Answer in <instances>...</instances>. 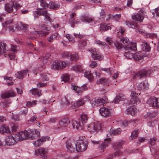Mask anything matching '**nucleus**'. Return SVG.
I'll return each instance as SVG.
<instances>
[{
  "instance_id": "obj_1",
  "label": "nucleus",
  "mask_w": 159,
  "mask_h": 159,
  "mask_svg": "<svg viewBox=\"0 0 159 159\" xmlns=\"http://www.w3.org/2000/svg\"><path fill=\"white\" fill-rule=\"evenodd\" d=\"M117 45L116 48L119 50L123 48L126 50H137L136 43H130L129 39L126 38H124L120 40V42H117Z\"/></svg>"
},
{
  "instance_id": "obj_2",
  "label": "nucleus",
  "mask_w": 159,
  "mask_h": 159,
  "mask_svg": "<svg viewBox=\"0 0 159 159\" xmlns=\"http://www.w3.org/2000/svg\"><path fill=\"white\" fill-rule=\"evenodd\" d=\"M157 66L153 67L151 70H149L147 68L142 69L135 73L133 76V78L140 79L143 77L149 76L152 74L153 71L157 70Z\"/></svg>"
},
{
  "instance_id": "obj_3",
  "label": "nucleus",
  "mask_w": 159,
  "mask_h": 159,
  "mask_svg": "<svg viewBox=\"0 0 159 159\" xmlns=\"http://www.w3.org/2000/svg\"><path fill=\"white\" fill-rule=\"evenodd\" d=\"M88 142L86 139H79L77 141L76 146V151L81 152L85 151L87 148Z\"/></svg>"
},
{
  "instance_id": "obj_4",
  "label": "nucleus",
  "mask_w": 159,
  "mask_h": 159,
  "mask_svg": "<svg viewBox=\"0 0 159 159\" xmlns=\"http://www.w3.org/2000/svg\"><path fill=\"white\" fill-rule=\"evenodd\" d=\"M102 125L98 123H93L88 127V130L91 133H97L101 129Z\"/></svg>"
},
{
  "instance_id": "obj_5",
  "label": "nucleus",
  "mask_w": 159,
  "mask_h": 159,
  "mask_svg": "<svg viewBox=\"0 0 159 159\" xmlns=\"http://www.w3.org/2000/svg\"><path fill=\"white\" fill-rule=\"evenodd\" d=\"M31 132L30 130L29 129L25 130L19 133L16 136L17 138L18 139V141H21L25 139H30V136H31V135H30L29 133Z\"/></svg>"
},
{
  "instance_id": "obj_6",
  "label": "nucleus",
  "mask_w": 159,
  "mask_h": 159,
  "mask_svg": "<svg viewBox=\"0 0 159 159\" xmlns=\"http://www.w3.org/2000/svg\"><path fill=\"white\" fill-rule=\"evenodd\" d=\"M89 51L91 54V57L94 60H101L103 59V56L99 54L98 49L95 48L89 49Z\"/></svg>"
},
{
  "instance_id": "obj_7",
  "label": "nucleus",
  "mask_w": 159,
  "mask_h": 159,
  "mask_svg": "<svg viewBox=\"0 0 159 159\" xmlns=\"http://www.w3.org/2000/svg\"><path fill=\"white\" fill-rule=\"evenodd\" d=\"M16 135L14 136L10 135L7 136L5 140L6 144L7 146H12L15 144L18 141Z\"/></svg>"
},
{
  "instance_id": "obj_8",
  "label": "nucleus",
  "mask_w": 159,
  "mask_h": 159,
  "mask_svg": "<svg viewBox=\"0 0 159 159\" xmlns=\"http://www.w3.org/2000/svg\"><path fill=\"white\" fill-rule=\"evenodd\" d=\"M145 12L143 10H140L138 13L132 16V18L134 20L142 22L145 16Z\"/></svg>"
},
{
  "instance_id": "obj_9",
  "label": "nucleus",
  "mask_w": 159,
  "mask_h": 159,
  "mask_svg": "<svg viewBox=\"0 0 159 159\" xmlns=\"http://www.w3.org/2000/svg\"><path fill=\"white\" fill-rule=\"evenodd\" d=\"M147 103L149 106L156 108L159 107V99L152 97L148 99Z\"/></svg>"
},
{
  "instance_id": "obj_10",
  "label": "nucleus",
  "mask_w": 159,
  "mask_h": 159,
  "mask_svg": "<svg viewBox=\"0 0 159 159\" xmlns=\"http://www.w3.org/2000/svg\"><path fill=\"white\" fill-rule=\"evenodd\" d=\"M99 111L102 116L105 117L110 116L112 113L111 110L106 107L101 108Z\"/></svg>"
},
{
  "instance_id": "obj_11",
  "label": "nucleus",
  "mask_w": 159,
  "mask_h": 159,
  "mask_svg": "<svg viewBox=\"0 0 159 159\" xmlns=\"http://www.w3.org/2000/svg\"><path fill=\"white\" fill-rule=\"evenodd\" d=\"M48 149L46 148H40L35 151L36 155H40L42 158L43 159L46 158L47 156L45 154L47 153Z\"/></svg>"
},
{
  "instance_id": "obj_12",
  "label": "nucleus",
  "mask_w": 159,
  "mask_h": 159,
  "mask_svg": "<svg viewBox=\"0 0 159 159\" xmlns=\"http://www.w3.org/2000/svg\"><path fill=\"white\" fill-rule=\"evenodd\" d=\"M73 142H71L70 141H68L66 142V148L68 152H73L76 151V146Z\"/></svg>"
},
{
  "instance_id": "obj_13",
  "label": "nucleus",
  "mask_w": 159,
  "mask_h": 159,
  "mask_svg": "<svg viewBox=\"0 0 159 159\" xmlns=\"http://www.w3.org/2000/svg\"><path fill=\"white\" fill-rule=\"evenodd\" d=\"M105 101L102 98H95L91 100L90 103L93 107L98 106L100 105H102Z\"/></svg>"
},
{
  "instance_id": "obj_14",
  "label": "nucleus",
  "mask_w": 159,
  "mask_h": 159,
  "mask_svg": "<svg viewBox=\"0 0 159 159\" xmlns=\"http://www.w3.org/2000/svg\"><path fill=\"white\" fill-rule=\"evenodd\" d=\"M114 144L113 147L114 148V149L116 151L114 153V156H116L121 155L122 152L120 150L121 147V143L119 142H117Z\"/></svg>"
},
{
  "instance_id": "obj_15",
  "label": "nucleus",
  "mask_w": 159,
  "mask_h": 159,
  "mask_svg": "<svg viewBox=\"0 0 159 159\" xmlns=\"http://www.w3.org/2000/svg\"><path fill=\"white\" fill-rule=\"evenodd\" d=\"M99 75V73L97 72L93 73L92 74L90 71H86L84 73V76L86 77L90 81H93V79H95L96 75Z\"/></svg>"
},
{
  "instance_id": "obj_16",
  "label": "nucleus",
  "mask_w": 159,
  "mask_h": 159,
  "mask_svg": "<svg viewBox=\"0 0 159 159\" xmlns=\"http://www.w3.org/2000/svg\"><path fill=\"white\" fill-rule=\"evenodd\" d=\"M29 71L28 70H24L21 71L17 72L16 74V75L17 78L22 79L25 77L27 74L28 73V76H29Z\"/></svg>"
},
{
  "instance_id": "obj_17",
  "label": "nucleus",
  "mask_w": 159,
  "mask_h": 159,
  "mask_svg": "<svg viewBox=\"0 0 159 159\" xmlns=\"http://www.w3.org/2000/svg\"><path fill=\"white\" fill-rule=\"evenodd\" d=\"M149 84L146 81L139 83L137 86V88L139 90H143L147 89L148 88Z\"/></svg>"
},
{
  "instance_id": "obj_18",
  "label": "nucleus",
  "mask_w": 159,
  "mask_h": 159,
  "mask_svg": "<svg viewBox=\"0 0 159 159\" xmlns=\"http://www.w3.org/2000/svg\"><path fill=\"white\" fill-rule=\"evenodd\" d=\"M15 95V93L12 91L11 90L2 93L1 95V97L4 99L14 97Z\"/></svg>"
},
{
  "instance_id": "obj_19",
  "label": "nucleus",
  "mask_w": 159,
  "mask_h": 159,
  "mask_svg": "<svg viewBox=\"0 0 159 159\" xmlns=\"http://www.w3.org/2000/svg\"><path fill=\"white\" fill-rule=\"evenodd\" d=\"M137 111V110L135 107L132 106L129 107L126 110L125 112L128 115L134 116L136 113Z\"/></svg>"
},
{
  "instance_id": "obj_20",
  "label": "nucleus",
  "mask_w": 159,
  "mask_h": 159,
  "mask_svg": "<svg viewBox=\"0 0 159 159\" xmlns=\"http://www.w3.org/2000/svg\"><path fill=\"white\" fill-rule=\"evenodd\" d=\"M29 130H30L31 132L29 133L30 135H31V136H30V139H36L40 135V132L36 129H30Z\"/></svg>"
},
{
  "instance_id": "obj_21",
  "label": "nucleus",
  "mask_w": 159,
  "mask_h": 159,
  "mask_svg": "<svg viewBox=\"0 0 159 159\" xmlns=\"http://www.w3.org/2000/svg\"><path fill=\"white\" fill-rule=\"evenodd\" d=\"M39 15H42L44 17V20L46 22H50L51 21L50 15L46 10L42 11V12H38Z\"/></svg>"
},
{
  "instance_id": "obj_22",
  "label": "nucleus",
  "mask_w": 159,
  "mask_h": 159,
  "mask_svg": "<svg viewBox=\"0 0 159 159\" xmlns=\"http://www.w3.org/2000/svg\"><path fill=\"white\" fill-rule=\"evenodd\" d=\"M49 139V138L48 137L42 138L34 142L33 144L35 147H38L42 145L43 142L47 140H48Z\"/></svg>"
},
{
  "instance_id": "obj_23",
  "label": "nucleus",
  "mask_w": 159,
  "mask_h": 159,
  "mask_svg": "<svg viewBox=\"0 0 159 159\" xmlns=\"http://www.w3.org/2000/svg\"><path fill=\"white\" fill-rule=\"evenodd\" d=\"M138 94H136L134 92H132L131 96L130 102L131 104L136 103L139 102V99L138 97Z\"/></svg>"
},
{
  "instance_id": "obj_24",
  "label": "nucleus",
  "mask_w": 159,
  "mask_h": 159,
  "mask_svg": "<svg viewBox=\"0 0 159 159\" xmlns=\"http://www.w3.org/2000/svg\"><path fill=\"white\" fill-rule=\"evenodd\" d=\"M121 130L120 129L118 128L115 129H110L109 133L107 134V137H109L110 135H112L119 134H120Z\"/></svg>"
},
{
  "instance_id": "obj_25",
  "label": "nucleus",
  "mask_w": 159,
  "mask_h": 159,
  "mask_svg": "<svg viewBox=\"0 0 159 159\" xmlns=\"http://www.w3.org/2000/svg\"><path fill=\"white\" fill-rule=\"evenodd\" d=\"M106 42L109 44L113 48H116V45H117V42H114L113 39L109 37H107L106 38Z\"/></svg>"
},
{
  "instance_id": "obj_26",
  "label": "nucleus",
  "mask_w": 159,
  "mask_h": 159,
  "mask_svg": "<svg viewBox=\"0 0 159 159\" xmlns=\"http://www.w3.org/2000/svg\"><path fill=\"white\" fill-rule=\"evenodd\" d=\"M70 121L68 118H63L59 122V125L63 127H66L70 123Z\"/></svg>"
},
{
  "instance_id": "obj_27",
  "label": "nucleus",
  "mask_w": 159,
  "mask_h": 159,
  "mask_svg": "<svg viewBox=\"0 0 159 159\" xmlns=\"http://www.w3.org/2000/svg\"><path fill=\"white\" fill-rule=\"evenodd\" d=\"M18 27L17 25H16V27L17 28L18 30H22L24 31H26L28 29V25L23 24L22 23H20L18 24Z\"/></svg>"
},
{
  "instance_id": "obj_28",
  "label": "nucleus",
  "mask_w": 159,
  "mask_h": 159,
  "mask_svg": "<svg viewBox=\"0 0 159 159\" xmlns=\"http://www.w3.org/2000/svg\"><path fill=\"white\" fill-rule=\"evenodd\" d=\"M111 139L110 138H108L105 139L104 141L100 145L99 148L101 150L104 149L109 144L111 141Z\"/></svg>"
},
{
  "instance_id": "obj_29",
  "label": "nucleus",
  "mask_w": 159,
  "mask_h": 159,
  "mask_svg": "<svg viewBox=\"0 0 159 159\" xmlns=\"http://www.w3.org/2000/svg\"><path fill=\"white\" fill-rule=\"evenodd\" d=\"M142 49L144 51L148 52L151 50V47L145 41H143L142 45Z\"/></svg>"
},
{
  "instance_id": "obj_30",
  "label": "nucleus",
  "mask_w": 159,
  "mask_h": 159,
  "mask_svg": "<svg viewBox=\"0 0 159 159\" xmlns=\"http://www.w3.org/2000/svg\"><path fill=\"white\" fill-rule=\"evenodd\" d=\"M71 123L73 128L75 130H78L81 129V125L79 122L72 120Z\"/></svg>"
},
{
  "instance_id": "obj_31",
  "label": "nucleus",
  "mask_w": 159,
  "mask_h": 159,
  "mask_svg": "<svg viewBox=\"0 0 159 159\" xmlns=\"http://www.w3.org/2000/svg\"><path fill=\"white\" fill-rule=\"evenodd\" d=\"M97 84H102L108 86L109 85V80L107 78H101L98 80L96 82Z\"/></svg>"
},
{
  "instance_id": "obj_32",
  "label": "nucleus",
  "mask_w": 159,
  "mask_h": 159,
  "mask_svg": "<svg viewBox=\"0 0 159 159\" xmlns=\"http://www.w3.org/2000/svg\"><path fill=\"white\" fill-rule=\"evenodd\" d=\"M14 8V6L10 2L7 3L5 7V11L8 13H10L13 11V8Z\"/></svg>"
},
{
  "instance_id": "obj_33",
  "label": "nucleus",
  "mask_w": 159,
  "mask_h": 159,
  "mask_svg": "<svg viewBox=\"0 0 159 159\" xmlns=\"http://www.w3.org/2000/svg\"><path fill=\"white\" fill-rule=\"evenodd\" d=\"M10 132L8 127L5 125H3L0 127V133H9Z\"/></svg>"
},
{
  "instance_id": "obj_34",
  "label": "nucleus",
  "mask_w": 159,
  "mask_h": 159,
  "mask_svg": "<svg viewBox=\"0 0 159 159\" xmlns=\"http://www.w3.org/2000/svg\"><path fill=\"white\" fill-rule=\"evenodd\" d=\"M111 27H110L108 25L105 23H102L100 24V30L101 31H106L108 29L111 30Z\"/></svg>"
},
{
  "instance_id": "obj_35",
  "label": "nucleus",
  "mask_w": 159,
  "mask_h": 159,
  "mask_svg": "<svg viewBox=\"0 0 159 159\" xmlns=\"http://www.w3.org/2000/svg\"><path fill=\"white\" fill-rule=\"evenodd\" d=\"M60 35L58 33H55L52 34L48 39V40L49 42H52L54 39L59 38Z\"/></svg>"
},
{
  "instance_id": "obj_36",
  "label": "nucleus",
  "mask_w": 159,
  "mask_h": 159,
  "mask_svg": "<svg viewBox=\"0 0 159 159\" xmlns=\"http://www.w3.org/2000/svg\"><path fill=\"white\" fill-rule=\"evenodd\" d=\"M139 129H135L132 133L131 135L129 137V139L130 141L136 138L138 136L139 134Z\"/></svg>"
},
{
  "instance_id": "obj_37",
  "label": "nucleus",
  "mask_w": 159,
  "mask_h": 159,
  "mask_svg": "<svg viewBox=\"0 0 159 159\" xmlns=\"http://www.w3.org/2000/svg\"><path fill=\"white\" fill-rule=\"evenodd\" d=\"M52 69L55 70L61 69V62H54L51 65Z\"/></svg>"
},
{
  "instance_id": "obj_38",
  "label": "nucleus",
  "mask_w": 159,
  "mask_h": 159,
  "mask_svg": "<svg viewBox=\"0 0 159 159\" xmlns=\"http://www.w3.org/2000/svg\"><path fill=\"white\" fill-rule=\"evenodd\" d=\"M6 50V43L0 42V55L5 53Z\"/></svg>"
},
{
  "instance_id": "obj_39",
  "label": "nucleus",
  "mask_w": 159,
  "mask_h": 159,
  "mask_svg": "<svg viewBox=\"0 0 159 159\" xmlns=\"http://www.w3.org/2000/svg\"><path fill=\"white\" fill-rule=\"evenodd\" d=\"M84 104V102H83L82 99H81L77 101L76 102L73 103L71 107L73 109H74Z\"/></svg>"
},
{
  "instance_id": "obj_40",
  "label": "nucleus",
  "mask_w": 159,
  "mask_h": 159,
  "mask_svg": "<svg viewBox=\"0 0 159 159\" xmlns=\"http://www.w3.org/2000/svg\"><path fill=\"white\" fill-rule=\"evenodd\" d=\"M109 16L108 18L111 19H114L116 21L118 20L120 18L121 16V14H116L115 15H112L109 14L108 15Z\"/></svg>"
},
{
  "instance_id": "obj_41",
  "label": "nucleus",
  "mask_w": 159,
  "mask_h": 159,
  "mask_svg": "<svg viewBox=\"0 0 159 159\" xmlns=\"http://www.w3.org/2000/svg\"><path fill=\"white\" fill-rule=\"evenodd\" d=\"M135 120H133L129 121L128 122H127L126 121L124 120V121H122L121 120L119 122L120 124H121V125L122 126L124 127H126L127 126L128 124H131L133 123Z\"/></svg>"
},
{
  "instance_id": "obj_42",
  "label": "nucleus",
  "mask_w": 159,
  "mask_h": 159,
  "mask_svg": "<svg viewBox=\"0 0 159 159\" xmlns=\"http://www.w3.org/2000/svg\"><path fill=\"white\" fill-rule=\"evenodd\" d=\"M80 117L81 120V122L83 124H85L88 120V117L87 115L84 114L81 115Z\"/></svg>"
},
{
  "instance_id": "obj_43",
  "label": "nucleus",
  "mask_w": 159,
  "mask_h": 159,
  "mask_svg": "<svg viewBox=\"0 0 159 159\" xmlns=\"http://www.w3.org/2000/svg\"><path fill=\"white\" fill-rule=\"evenodd\" d=\"M13 24L14 22L13 20L10 19L6 20L4 23H3L2 26H4L5 27H7L8 26V25H9V26H10L11 25V24Z\"/></svg>"
},
{
  "instance_id": "obj_44",
  "label": "nucleus",
  "mask_w": 159,
  "mask_h": 159,
  "mask_svg": "<svg viewBox=\"0 0 159 159\" xmlns=\"http://www.w3.org/2000/svg\"><path fill=\"white\" fill-rule=\"evenodd\" d=\"M71 69L74 71H80L82 70L83 68L80 65H75L72 67Z\"/></svg>"
},
{
  "instance_id": "obj_45",
  "label": "nucleus",
  "mask_w": 159,
  "mask_h": 159,
  "mask_svg": "<svg viewBox=\"0 0 159 159\" xmlns=\"http://www.w3.org/2000/svg\"><path fill=\"white\" fill-rule=\"evenodd\" d=\"M132 58L135 60L139 61L142 60L143 57L142 56H140L139 54L136 53L134 54L133 57Z\"/></svg>"
},
{
  "instance_id": "obj_46",
  "label": "nucleus",
  "mask_w": 159,
  "mask_h": 159,
  "mask_svg": "<svg viewBox=\"0 0 159 159\" xmlns=\"http://www.w3.org/2000/svg\"><path fill=\"white\" fill-rule=\"evenodd\" d=\"M16 1V0H10L9 2L14 5L16 10L20 7V5L18 4Z\"/></svg>"
},
{
  "instance_id": "obj_47",
  "label": "nucleus",
  "mask_w": 159,
  "mask_h": 159,
  "mask_svg": "<svg viewBox=\"0 0 159 159\" xmlns=\"http://www.w3.org/2000/svg\"><path fill=\"white\" fill-rule=\"evenodd\" d=\"M81 20L83 21H85L88 23L91 22L93 20V19L89 16H83L81 18Z\"/></svg>"
},
{
  "instance_id": "obj_48",
  "label": "nucleus",
  "mask_w": 159,
  "mask_h": 159,
  "mask_svg": "<svg viewBox=\"0 0 159 159\" xmlns=\"http://www.w3.org/2000/svg\"><path fill=\"white\" fill-rule=\"evenodd\" d=\"M39 2H40V6L42 7L39 8V9H42L44 8H46L48 7V4L44 0H40Z\"/></svg>"
},
{
  "instance_id": "obj_49",
  "label": "nucleus",
  "mask_w": 159,
  "mask_h": 159,
  "mask_svg": "<svg viewBox=\"0 0 159 159\" xmlns=\"http://www.w3.org/2000/svg\"><path fill=\"white\" fill-rule=\"evenodd\" d=\"M134 55V53L127 52L125 53L124 56L127 59H131L133 57Z\"/></svg>"
},
{
  "instance_id": "obj_50",
  "label": "nucleus",
  "mask_w": 159,
  "mask_h": 159,
  "mask_svg": "<svg viewBox=\"0 0 159 159\" xmlns=\"http://www.w3.org/2000/svg\"><path fill=\"white\" fill-rule=\"evenodd\" d=\"M49 6L51 8L57 9L59 7L60 5L54 2H51L49 3Z\"/></svg>"
},
{
  "instance_id": "obj_51",
  "label": "nucleus",
  "mask_w": 159,
  "mask_h": 159,
  "mask_svg": "<svg viewBox=\"0 0 159 159\" xmlns=\"http://www.w3.org/2000/svg\"><path fill=\"white\" fill-rule=\"evenodd\" d=\"M101 70L106 72L109 75H111L113 73V70L112 68H101Z\"/></svg>"
},
{
  "instance_id": "obj_52",
  "label": "nucleus",
  "mask_w": 159,
  "mask_h": 159,
  "mask_svg": "<svg viewBox=\"0 0 159 159\" xmlns=\"http://www.w3.org/2000/svg\"><path fill=\"white\" fill-rule=\"evenodd\" d=\"M71 89L75 90L76 92L78 93H81V91L79 89V88L77 86H75L74 84H71Z\"/></svg>"
},
{
  "instance_id": "obj_53",
  "label": "nucleus",
  "mask_w": 159,
  "mask_h": 159,
  "mask_svg": "<svg viewBox=\"0 0 159 159\" xmlns=\"http://www.w3.org/2000/svg\"><path fill=\"white\" fill-rule=\"evenodd\" d=\"M70 53L68 52H64L61 53V56L64 58H70Z\"/></svg>"
},
{
  "instance_id": "obj_54",
  "label": "nucleus",
  "mask_w": 159,
  "mask_h": 159,
  "mask_svg": "<svg viewBox=\"0 0 159 159\" xmlns=\"http://www.w3.org/2000/svg\"><path fill=\"white\" fill-rule=\"evenodd\" d=\"M13 25L9 26V30L10 31H12V32H14L15 30L16 29H17V28L16 27V25H17V27H18V24H16V23H14L13 24Z\"/></svg>"
},
{
  "instance_id": "obj_55",
  "label": "nucleus",
  "mask_w": 159,
  "mask_h": 159,
  "mask_svg": "<svg viewBox=\"0 0 159 159\" xmlns=\"http://www.w3.org/2000/svg\"><path fill=\"white\" fill-rule=\"evenodd\" d=\"M70 59L71 60H77L78 59V56L77 54H71L70 53Z\"/></svg>"
},
{
  "instance_id": "obj_56",
  "label": "nucleus",
  "mask_w": 159,
  "mask_h": 159,
  "mask_svg": "<svg viewBox=\"0 0 159 159\" xmlns=\"http://www.w3.org/2000/svg\"><path fill=\"white\" fill-rule=\"evenodd\" d=\"M41 76L42 80L43 81H44L48 80L49 77L46 74H41Z\"/></svg>"
},
{
  "instance_id": "obj_57",
  "label": "nucleus",
  "mask_w": 159,
  "mask_h": 159,
  "mask_svg": "<svg viewBox=\"0 0 159 159\" xmlns=\"http://www.w3.org/2000/svg\"><path fill=\"white\" fill-rule=\"evenodd\" d=\"M75 13H72L70 15V18L69 19V22L70 24L76 23L75 21V20L74 16L75 15Z\"/></svg>"
},
{
  "instance_id": "obj_58",
  "label": "nucleus",
  "mask_w": 159,
  "mask_h": 159,
  "mask_svg": "<svg viewBox=\"0 0 159 159\" xmlns=\"http://www.w3.org/2000/svg\"><path fill=\"white\" fill-rule=\"evenodd\" d=\"M12 130L13 132H16L19 129V126L16 124H12L11 125Z\"/></svg>"
},
{
  "instance_id": "obj_59",
  "label": "nucleus",
  "mask_w": 159,
  "mask_h": 159,
  "mask_svg": "<svg viewBox=\"0 0 159 159\" xmlns=\"http://www.w3.org/2000/svg\"><path fill=\"white\" fill-rule=\"evenodd\" d=\"M157 139L155 137H153L150 139L148 141V144L151 145H154L155 144Z\"/></svg>"
},
{
  "instance_id": "obj_60",
  "label": "nucleus",
  "mask_w": 159,
  "mask_h": 159,
  "mask_svg": "<svg viewBox=\"0 0 159 159\" xmlns=\"http://www.w3.org/2000/svg\"><path fill=\"white\" fill-rule=\"evenodd\" d=\"M65 37L68 39L70 42H75V39L73 36L70 34H67L65 35Z\"/></svg>"
},
{
  "instance_id": "obj_61",
  "label": "nucleus",
  "mask_w": 159,
  "mask_h": 159,
  "mask_svg": "<svg viewBox=\"0 0 159 159\" xmlns=\"http://www.w3.org/2000/svg\"><path fill=\"white\" fill-rule=\"evenodd\" d=\"M63 80L65 82H67L70 79V76L68 74H65L63 76Z\"/></svg>"
},
{
  "instance_id": "obj_62",
  "label": "nucleus",
  "mask_w": 159,
  "mask_h": 159,
  "mask_svg": "<svg viewBox=\"0 0 159 159\" xmlns=\"http://www.w3.org/2000/svg\"><path fill=\"white\" fill-rule=\"evenodd\" d=\"M128 26L131 28H134L136 27L137 28L138 27V25L137 23L135 22H132L128 23L127 24Z\"/></svg>"
},
{
  "instance_id": "obj_63",
  "label": "nucleus",
  "mask_w": 159,
  "mask_h": 159,
  "mask_svg": "<svg viewBox=\"0 0 159 159\" xmlns=\"http://www.w3.org/2000/svg\"><path fill=\"white\" fill-rule=\"evenodd\" d=\"M87 44L85 40H82L80 41L79 42V46L80 48L84 47L85 46H86Z\"/></svg>"
},
{
  "instance_id": "obj_64",
  "label": "nucleus",
  "mask_w": 159,
  "mask_h": 159,
  "mask_svg": "<svg viewBox=\"0 0 159 159\" xmlns=\"http://www.w3.org/2000/svg\"><path fill=\"white\" fill-rule=\"evenodd\" d=\"M37 102V101L35 100L32 102H28L26 103V106L28 107H32L35 105Z\"/></svg>"
}]
</instances>
